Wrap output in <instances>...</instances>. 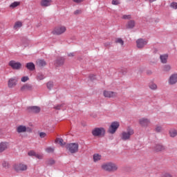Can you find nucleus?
I'll list each match as a JSON object with an SVG mask.
<instances>
[{
	"label": "nucleus",
	"mask_w": 177,
	"mask_h": 177,
	"mask_svg": "<svg viewBox=\"0 0 177 177\" xmlns=\"http://www.w3.org/2000/svg\"><path fill=\"white\" fill-rule=\"evenodd\" d=\"M101 168L108 172H115L118 170V166L113 162H106L102 165Z\"/></svg>",
	"instance_id": "f257e3e1"
},
{
	"label": "nucleus",
	"mask_w": 177,
	"mask_h": 177,
	"mask_svg": "<svg viewBox=\"0 0 177 177\" xmlns=\"http://www.w3.org/2000/svg\"><path fill=\"white\" fill-rule=\"evenodd\" d=\"M133 133H135V132L133 131L132 128L128 127L127 129V131L122 132L120 135V138L122 140H124V141L129 140L132 135H133Z\"/></svg>",
	"instance_id": "f03ea898"
},
{
	"label": "nucleus",
	"mask_w": 177,
	"mask_h": 177,
	"mask_svg": "<svg viewBox=\"0 0 177 177\" xmlns=\"http://www.w3.org/2000/svg\"><path fill=\"white\" fill-rule=\"evenodd\" d=\"M66 150L71 153V154H75L78 153V149H80V145L77 142H72L67 144L66 145Z\"/></svg>",
	"instance_id": "7ed1b4c3"
},
{
	"label": "nucleus",
	"mask_w": 177,
	"mask_h": 177,
	"mask_svg": "<svg viewBox=\"0 0 177 177\" xmlns=\"http://www.w3.org/2000/svg\"><path fill=\"white\" fill-rule=\"evenodd\" d=\"M67 31V27L65 26H59L55 28L52 31V34L53 35H62V34H64Z\"/></svg>",
	"instance_id": "20e7f679"
},
{
	"label": "nucleus",
	"mask_w": 177,
	"mask_h": 177,
	"mask_svg": "<svg viewBox=\"0 0 177 177\" xmlns=\"http://www.w3.org/2000/svg\"><path fill=\"white\" fill-rule=\"evenodd\" d=\"M106 133V130L103 127H96L92 130V135L95 137L103 136Z\"/></svg>",
	"instance_id": "39448f33"
},
{
	"label": "nucleus",
	"mask_w": 177,
	"mask_h": 177,
	"mask_svg": "<svg viewBox=\"0 0 177 177\" xmlns=\"http://www.w3.org/2000/svg\"><path fill=\"white\" fill-rule=\"evenodd\" d=\"M118 128H120V122H113L111 123V125L108 129V132L111 135H114V133L117 132V129H118Z\"/></svg>",
	"instance_id": "423d86ee"
},
{
	"label": "nucleus",
	"mask_w": 177,
	"mask_h": 177,
	"mask_svg": "<svg viewBox=\"0 0 177 177\" xmlns=\"http://www.w3.org/2000/svg\"><path fill=\"white\" fill-rule=\"evenodd\" d=\"M28 167L24 163H18L14 165V169L16 172H24L27 171Z\"/></svg>",
	"instance_id": "0eeeda50"
},
{
	"label": "nucleus",
	"mask_w": 177,
	"mask_h": 177,
	"mask_svg": "<svg viewBox=\"0 0 177 177\" xmlns=\"http://www.w3.org/2000/svg\"><path fill=\"white\" fill-rule=\"evenodd\" d=\"M138 123L140 125V127H142V128H147V127L150 125L151 122H150V119L142 118L139 119Z\"/></svg>",
	"instance_id": "6e6552de"
},
{
	"label": "nucleus",
	"mask_w": 177,
	"mask_h": 177,
	"mask_svg": "<svg viewBox=\"0 0 177 177\" xmlns=\"http://www.w3.org/2000/svg\"><path fill=\"white\" fill-rule=\"evenodd\" d=\"M8 66L12 68V70H20L21 68V63L17 62L16 61H10Z\"/></svg>",
	"instance_id": "1a4fd4ad"
},
{
	"label": "nucleus",
	"mask_w": 177,
	"mask_h": 177,
	"mask_svg": "<svg viewBox=\"0 0 177 177\" xmlns=\"http://www.w3.org/2000/svg\"><path fill=\"white\" fill-rule=\"evenodd\" d=\"M147 45V41L145 39H138L136 41V46L138 49H142Z\"/></svg>",
	"instance_id": "9d476101"
},
{
	"label": "nucleus",
	"mask_w": 177,
	"mask_h": 177,
	"mask_svg": "<svg viewBox=\"0 0 177 177\" xmlns=\"http://www.w3.org/2000/svg\"><path fill=\"white\" fill-rule=\"evenodd\" d=\"M17 79L16 77H11L8 80V88H15L17 85Z\"/></svg>",
	"instance_id": "9b49d317"
},
{
	"label": "nucleus",
	"mask_w": 177,
	"mask_h": 177,
	"mask_svg": "<svg viewBox=\"0 0 177 177\" xmlns=\"http://www.w3.org/2000/svg\"><path fill=\"white\" fill-rule=\"evenodd\" d=\"M21 92H28L32 91V85L30 84H25L21 87Z\"/></svg>",
	"instance_id": "f8f14e48"
},
{
	"label": "nucleus",
	"mask_w": 177,
	"mask_h": 177,
	"mask_svg": "<svg viewBox=\"0 0 177 177\" xmlns=\"http://www.w3.org/2000/svg\"><path fill=\"white\" fill-rule=\"evenodd\" d=\"M176 82H177V73L171 75V76L169 78V85H175Z\"/></svg>",
	"instance_id": "ddd939ff"
},
{
	"label": "nucleus",
	"mask_w": 177,
	"mask_h": 177,
	"mask_svg": "<svg viewBox=\"0 0 177 177\" xmlns=\"http://www.w3.org/2000/svg\"><path fill=\"white\" fill-rule=\"evenodd\" d=\"M103 95L104 97H115L117 93L109 91H104Z\"/></svg>",
	"instance_id": "4468645a"
},
{
	"label": "nucleus",
	"mask_w": 177,
	"mask_h": 177,
	"mask_svg": "<svg viewBox=\"0 0 177 177\" xmlns=\"http://www.w3.org/2000/svg\"><path fill=\"white\" fill-rule=\"evenodd\" d=\"M16 131L17 133H24L25 132H27V127L19 125L17 127Z\"/></svg>",
	"instance_id": "2eb2a0df"
},
{
	"label": "nucleus",
	"mask_w": 177,
	"mask_h": 177,
	"mask_svg": "<svg viewBox=\"0 0 177 177\" xmlns=\"http://www.w3.org/2000/svg\"><path fill=\"white\" fill-rule=\"evenodd\" d=\"M9 148V143L8 142H1L0 143V153H3L5 150Z\"/></svg>",
	"instance_id": "dca6fc26"
},
{
	"label": "nucleus",
	"mask_w": 177,
	"mask_h": 177,
	"mask_svg": "<svg viewBox=\"0 0 177 177\" xmlns=\"http://www.w3.org/2000/svg\"><path fill=\"white\" fill-rule=\"evenodd\" d=\"M52 3V0H41L40 5L41 6H44V8H46L48 6H50Z\"/></svg>",
	"instance_id": "f3484780"
},
{
	"label": "nucleus",
	"mask_w": 177,
	"mask_h": 177,
	"mask_svg": "<svg viewBox=\"0 0 177 177\" xmlns=\"http://www.w3.org/2000/svg\"><path fill=\"white\" fill-rule=\"evenodd\" d=\"M153 149L155 151H164V150H165V147L162 145L157 144L154 146Z\"/></svg>",
	"instance_id": "a211bd4d"
},
{
	"label": "nucleus",
	"mask_w": 177,
	"mask_h": 177,
	"mask_svg": "<svg viewBox=\"0 0 177 177\" xmlns=\"http://www.w3.org/2000/svg\"><path fill=\"white\" fill-rule=\"evenodd\" d=\"M26 67L30 71H34V70H35V64H34L32 62L27 63Z\"/></svg>",
	"instance_id": "6ab92c4d"
},
{
	"label": "nucleus",
	"mask_w": 177,
	"mask_h": 177,
	"mask_svg": "<svg viewBox=\"0 0 177 177\" xmlns=\"http://www.w3.org/2000/svg\"><path fill=\"white\" fill-rule=\"evenodd\" d=\"M21 27H23V22H21V21H18L15 23L13 28L14 30H19Z\"/></svg>",
	"instance_id": "aec40b11"
},
{
	"label": "nucleus",
	"mask_w": 177,
	"mask_h": 177,
	"mask_svg": "<svg viewBox=\"0 0 177 177\" xmlns=\"http://www.w3.org/2000/svg\"><path fill=\"white\" fill-rule=\"evenodd\" d=\"M161 63L165 64L168 60V55L165 54L160 56Z\"/></svg>",
	"instance_id": "412c9836"
},
{
	"label": "nucleus",
	"mask_w": 177,
	"mask_h": 177,
	"mask_svg": "<svg viewBox=\"0 0 177 177\" xmlns=\"http://www.w3.org/2000/svg\"><path fill=\"white\" fill-rule=\"evenodd\" d=\"M102 160V155L99 153H95L93 155V161L94 162H97V161H100Z\"/></svg>",
	"instance_id": "4be33fe9"
},
{
	"label": "nucleus",
	"mask_w": 177,
	"mask_h": 177,
	"mask_svg": "<svg viewBox=\"0 0 177 177\" xmlns=\"http://www.w3.org/2000/svg\"><path fill=\"white\" fill-rule=\"evenodd\" d=\"M30 111L32 113H39V111H41V108H39V106H31Z\"/></svg>",
	"instance_id": "5701e85b"
},
{
	"label": "nucleus",
	"mask_w": 177,
	"mask_h": 177,
	"mask_svg": "<svg viewBox=\"0 0 177 177\" xmlns=\"http://www.w3.org/2000/svg\"><path fill=\"white\" fill-rule=\"evenodd\" d=\"M20 1H14L10 5V8L11 9H15V8H17V6H20Z\"/></svg>",
	"instance_id": "b1692460"
},
{
	"label": "nucleus",
	"mask_w": 177,
	"mask_h": 177,
	"mask_svg": "<svg viewBox=\"0 0 177 177\" xmlns=\"http://www.w3.org/2000/svg\"><path fill=\"white\" fill-rule=\"evenodd\" d=\"M133 27H135V21H129L127 24V28H133Z\"/></svg>",
	"instance_id": "393cba45"
},
{
	"label": "nucleus",
	"mask_w": 177,
	"mask_h": 177,
	"mask_svg": "<svg viewBox=\"0 0 177 177\" xmlns=\"http://www.w3.org/2000/svg\"><path fill=\"white\" fill-rule=\"evenodd\" d=\"M177 136V131L176 129H171L169 131V136L171 138H175Z\"/></svg>",
	"instance_id": "a878e982"
},
{
	"label": "nucleus",
	"mask_w": 177,
	"mask_h": 177,
	"mask_svg": "<svg viewBox=\"0 0 177 177\" xmlns=\"http://www.w3.org/2000/svg\"><path fill=\"white\" fill-rule=\"evenodd\" d=\"M37 64L39 65V67H44L46 66V62L42 59H40L37 62Z\"/></svg>",
	"instance_id": "bb28decb"
},
{
	"label": "nucleus",
	"mask_w": 177,
	"mask_h": 177,
	"mask_svg": "<svg viewBox=\"0 0 177 177\" xmlns=\"http://www.w3.org/2000/svg\"><path fill=\"white\" fill-rule=\"evenodd\" d=\"M55 143H58L62 147L66 145V143L63 142V139L59 138L55 139Z\"/></svg>",
	"instance_id": "cd10ccee"
},
{
	"label": "nucleus",
	"mask_w": 177,
	"mask_h": 177,
	"mask_svg": "<svg viewBox=\"0 0 177 177\" xmlns=\"http://www.w3.org/2000/svg\"><path fill=\"white\" fill-rule=\"evenodd\" d=\"M149 86L152 91H156L157 89V84L154 82L149 83Z\"/></svg>",
	"instance_id": "c85d7f7f"
},
{
	"label": "nucleus",
	"mask_w": 177,
	"mask_h": 177,
	"mask_svg": "<svg viewBox=\"0 0 177 177\" xmlns=\"http://www.w3.org/2000/svg\"><path fill=\"white\" fill-rule=\"evenodd\" d=\"M55 163L56 161H55L53 159H48L46 160V165L49 166L55 165Z\"/></svg>",
	"instance_id": "c756f323"
},
{
	"label": "nucleus",
	"mask_w": 177,
	"mask_h": 177,
	"mask_svg": "<svg viewBox=\"0 0 177 177\" xmlns=\"http://www.w3.org/2000/svg\"><path fill=\"white\" fill-rule=\"evenodd\" d=\"M57 66H63L64 64V59L59 58L56 61Z\"/></svg>",
	"instance_id": "7c9ffc66"
},
{
	"label": "nucleus",
	"mask_w": 177,
	"mask_h": 177,
	"mask_svg": "<svg viewBox=\"0 0 177 177\" xmlns=\"http://www.w3.org/2000/svg\"><path fill=\"white\" fill-rule=\"evenodd\" d=\"M115 44H120L122 46L124 45V41L121 38L115 39Z\"/></svg>",
	"instance_id": "2f4dec72"
},
{
	"label": "nucleus",
	"mask_w": 177,
	"mask_h": 177,
	"mask_svg": "<svg viewBox=\"0 0 177 177\" xmlns=\"http://www.w3.org/2000/svg\"><path fill=\"white\" fill-rule=\"evenodd\" d=\"M46 151V153H53V151H55V147H47Z\"/></svg>",
	"instance_id": "473e14b6"
},
{
	"label": "nucleus",
	"mask_w": 177,
	"mask_h": 177,
	"mask_svg": "<svg viewBox=\"0 0 177 177\" xmlns=\"http://www.w3.org/2000/svg\"><path fill=\"white\" fill-rule=\"evenodd\" d=\"M45 78V76H44V75L39 73L37 76V80H38L39 81H42V80H44Z\"/></svg>",
	"instance_id": "72a5a7b5"
},
{
	"label": "nucleus",
	"mask_w": 177,
	"mask_h": 177,
	"mask_svg": "<svg viewBox=\"0 0 177 177\" xmlns=\"http://www.w3.org/2000/svg\"><path fill=\"white\" fill-rule=\"evenodd\" d=\"M155 131L156 132H161V131H162V127L160 126V125H157L155 128Z\"/></svg>",
	"instance_id": "f704fd0d"
},
{
	"label": "nucleus",
	"mask_w": 177,
	"mask_h": 177,
	"mask_svg": "<svg viewBox=\"0 0 177 177\" xmlns=\"http://www.w3.org/2000/svg\"><path fill=\"white\" fill-rule=\"evenodd\" d=\"M30 80V77H28V76H24L21 77V82H27V81H28Z\"/></svg>",
	"instance_id": "c9c22d12"
},
{
	"label": "nucleus",
	"mask_w": 177,
	"mask_h": 177,
	"mask_svg": "<svg viewBox=\"0 0 177 177\" xmlns=\"http://www.w3.org/2000/svg\"><path fill=\"white\" fill-rule=\"evenodd\" d=\"M53 86H54V84H53V82H48L47 83V88H48V89H52V88H53Z\"/></svg>",
	"instance_id": "e433bc0d"
},
{
	"label": "nucleus",
	"mask_w": 177,
	"mask_h": 177,
	"mask_svg": "<svg viewBox=\"0 0 177 177\" xmlns=\"http://www.w3.org/2000/svg\"><path fill=\"white\" fill-rule=\"evenodd\" d=\"M122 19H123L124 20H130V19H131V15H124L122 17Z\"/></svg>",
	"instance_id": "4c0bfd02"
},
{
	"label": "nucleus",
	"mask_w": 177,
	"mask_h": 177,
	"mask_svg": "<svg viewBox=\"0 0 177 177\" xmlns=\"http://www.w3.org/2000/svg\"><path fill=\"white\" fill-rule=\"evenodd\" d=\"M35 157L36 158H38V160H42V158H44V155L39 154V153H36V155L35 156Z\"/></svg>",
	"instance_id": "58836bf2"
},
{
	"label": "nucleus",
	"mask_w": 177,
	"mask_h": 177,
	"mask_svg": "<svg viewBox=\"0 0 177 177\" xmlns=\"http://www.w3.org/2000/svg\"><path fill=\"white\" fill-rule=\"evenodd\" d=\"M171 8H172V9H177V3L176 2H172L170 4Z\"/></svg>",
	"instance_id": "ea45409f"
},
{
	"label": "nucleus",
	"mask_w": 177,
	"mask_h": 177,
	"mask_svg": "<svg viewBox=\"0 0 177 177\" xmlns=\"http://www.w3.org/2000/svg\"><path fill=\"white\" fill-rule=\"evenodd\" d=\"M64 104H58L57 106H54L55 110H60L62 109V107H63Z\"/></svg>",
	"instance_id": "a19ab883"
},
{
	"label": "nucleus",
	"mask_w": 177,
	"mask_h": 177,
	"mask_svg": "<svg viewBox=\"0 0 177 177\" xmlns=\"http://www.w3.org/2000/svg\"><path fill=\"white\" fill-rule=\"evenodd\" d=\"M164 71H169L171 70V66L166 65L164 66Z\"/></svg>",
	"instance_id": "79ce46f5"
},
{
	"label": "nucleus",
	"mask_w": 177,
	"mask_h": 177,
	"mask_svg": "<svg viewBox=\"0 0 177 177\" xmlns=\"http://www.w3.org/2000/svg\"><path fill=\"white\" fill-rule=\"evenodd\" d=\"M28 156H34V157H35L37 153H35V151H29V152L28 153Z\"/></svg>",
	"instance_id": "37998d69"
},
{
	"label": "nucleus",
	"mask_w": 177,
	"mask_h": 177,
	"mask_svg": "<svg viewBox=\"0 0 177 177\" xmlns=\"http://www.w3.org/2000/svg\"><path fill=\"white\" fill-rule=\"evenodd\" d=\"M88 78L91 80L93 81V80H96V75L94 74H91L88 76Z\"/></svg>",
	"instance_id": "c03bdc74"
},
{
	"label": "nucleus",
	"mask_w": 177,
	"mask_h": 177,
	"mask_svg": "<svg viewBox=\"0 0 177 177\" xmlns=\"http://www.w3.org/2000/svg\"><path fill=\"white\" fill-rule=\"evenodd\" d=\"M112 5H120V0H113Z\"/></svg>",
	"instance_id": "a18cd8bd"
},
{
	"label": "nucleus",
	"mask_w": 177,
	"mask_h": 177,
	"mask_svg": "<svg viewBox=\"0 0 177 177\" xmlns=\"http://www.w3.org/2000/svg\"><path fill=\"white\" fill-rule=\"evenodd\" d=\"M81 13H82V10H76L74 12V15H81Z\"/></svg>",
	"instance_id": "49530a36"
},
{
	"label": "nucleus",
	"mask_w": 177,
	"mask_h": 177,
	"mask_svg": "<svg viewBox=\"0 0 177 177\" xmlns=\"http://www.w3.org/2000/svg\"><path fill=\"white\" fill-rule=\"evenodd\" d=\"M39 136H40V138H45V136H46V133L41 132V133H39Z\"/></svg>",
	"instance_id": "de8ad7c7"
},
{
	"label": "nucleus",
	"mask_w": 177,
	"mask_h": 177,
	"mask_svg": "<svg viewBox=\"0 0 177 177\" xmlns=\"http://www.w3.org/2000/svg\"><path fill=\"white\" fill-rule=\"evenodd\" d=\"M2 165L4 168H8V167H9V163L6 162H3Z\"/></svg>",
	"instance_id": "09e8293b"
},
{
	"label": "nucleus",
	"mask_w": 177,
	"mask_h": 177,
	"mask_svg": "<svg viewBox=\"0 0 177 177\" xmlns=\"http://www.w3.org/2000/svg\"><path fill=\"white\" fill-rule=\"evenodd\" d=\"M75 3H81V2H84L85 0H73Z\"/></svg>",
	"instance_id": "8fccbe9b"
},
{
	"label": "nucleus",
	"mask_w": 177,
	"mask_h": 177,
	"mask_svg": "<svg viewBox=\"0 0 177 177\" xmlns=\"http://www.w3.org/2000/svg\"><path fill=\"white\" fill-rule=\"evenodd\" d=\"M68 56H69V57H73V56H75L74 53H70L69 54H68Z\"/></svg>",
	"instance_id": "3c124183"
},
{
	"label": "nucleus",
	"mask_w": 177,
	"mask_h": 177,
	"mask_svg": "<svg viewBox=\"0 0 177 177\" xmlns=\"http://www.w3.org/2000/svg\"><path fill=\"white\" fill-rule=\"evenodd\" d=\"M165 177H172V176L171 174H165Z\"/></svg>",
	"instance_id": "603ef678"
},
{
	"label": "nucleus",
	"mask_w": 177,
	"mask_h": 177,
	"mask_svg": "<svg viewBox=\"0 0 177 177\" xmlns=\"http://www.w3.org/2000/svg\"><path fill=\"white\" fill-rule=\"evenodd\" d=\"M109 45H110L109 43H107V44H104L105 46H109Z\"/></svg>",
	"instance_id": "864d4df0"
}]
</instances>
